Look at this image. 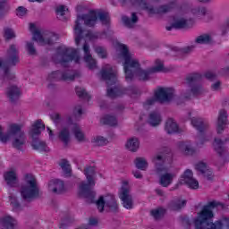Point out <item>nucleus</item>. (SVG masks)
<instances>
[{
  "instance_id": "obj_29",
  "label": "nucleus",
  "mask_w": 229,
  "mask_h": 229,
  "mask_svg": "<svg viewBox=\"0 0 229 229\" xmlns=\"http://www.w3.org/2000/svg\"><path fill=\"white\" fill-rule=\"evenodd\" d=\"M32 147L38 151H49V147L44 141H34Z\"/></svg>"
},
{
  "instance_id": "obj_36",
  "label": "nucleus",
  "mask_w": 229,
  "mask_h": 229,
  "mask_svg": "<svg viewBox=\"0 0 229 229\" xmlns=\"http://www.w3.org/2000/svg\"><path fill=\"white\" fill-rule=\"evenodd\" d=\"M69 12V8L65 5H58L55 9L57 17H64Z\"/></svg>"
},
{
  "instance_id": "obj_34",
  "label": "nucleus",
  "mask_w": 229,
  "mask_h": 229,
  "mask_svg": "<svg viewBox=\"0 0 229 229\" xmlns=\"http://www.w3.org/2000/svg\"><path fill=\"white\" fill-rule=\"evenodd\" d=\"M4 37L6 40H12V38H15L17 35L15 34V30H13V29L5 28L4 30Z\"/></svg>"
},
{
  "instance_id": "obj_1",
  "label": "nucleus",
  "mask_w": 229,
  "mask_h": 229,
  "mask_svg": "<svg viewBox=\"0 0 229 229\" xmlns=\"http://www.w3.org/2000/svg\"><path fill=\"white\" fill-rule=\"evenodd\" d=\"M102 22V24H108L110 22V15L108 13L102 12L100 10L90 11L85 16H78L73 27V33L75 38L76 46H80L81 43L83 45V53L84 56L81 59L80 56V50L74 48H66L65 46H62L58 48V53L63 58L62 62H74L75 64H81L83 60L89 69H94L96 67V60L92 58L90 55V47L87 44L88 40H93L98 38V35L92 34V32H87L83 30V26H96L97 22Z\"/></svg>"
},
{
  "instance_id": "obj_16",
  "label": "nucleus",
  "mask_w": 229,
  "mask_h": 229,
  "mask_svg": "<svg viewBox=\"0 0 229 229\" xmlns=\"http://www.w3.org/2000/svg\"><path fill=\"white\" fill-rule=\"evenodd\" d=\"M46 129V125L44 123H42L40 120H37L34 122L29 131V135L32 138L35 139L38 137L40 133H42L43 130Z\"/></svg>"
},
{
  "instance_id": "obj_13",
  "label": "nucleus",
  "mask_w": 229,
  "mask_h": 229,
  "mask_svg": "<svg viewBox=\"0 0 229 229\" xmlns=\"http://www.w3.org/2000/svg\"><path fill=\"white\" fill-rule=\"evenodd\" d=\"M119 198L122 199L124 208H133V197L130 192V184H128V181L122 182V187L119 191Z\"/></svg>"
},
{
  "instance_id": "obj_25",
  "label": "nucleus",
  "mask_w": 229,
  "mask_h": 229,
  "mask_svg": "<svg viewBox=\"0 0 229 229\" xmlns=\"http://www.w3.org/2000/svg\"><path fill=\"white\" fill-rule=\"evenodd\" d=\"M7 96L10 98V99H17V98L21 96V89H19V88L16 86H13L8 89Z\"/></svg>"
},
{
  "instance_id": "obj_14",
  "label": "nucleus",
  "mask_w": 229,
  "mask_h": 229,
  "mask_svg": "<svg viewBox=\"0 0 229 229\" xmlns=\"http://www.w3.org/2000/svg\"><path fill=\"white\" fill-rule=\"evenodd\" d=\"M179 183L187 185L190 189H199V182L192 176L191 170H186L179 179Z\"/></svg>"
},
{
  "instance_id": "obj_18",
  "label": "nucleus",
  "mask_w": 229,
  "mask_h": 229,
  "mask_svg": "<svg viewBox=\"0 0 229 229\" xmlns=\"http://www.w3.org/2000/svg\"><path fill=\"white\" fill-rule=\"evenodd\" d=\"M15 225H17V221L10 216L0 218V229H13Z\"/></svg>"
},
{
  "instance_id": "obj_57",
  "label": "nucleus",
  "mask_w": 229,
  "mask_h": 229,
  "mask_svg": "<svg viewBox=\"0 0 229 229\" xmlns=\"http://www.w3.org/2000/svg\"><path fill=\"white\" fill-rule=\"evenodd\" d=\"M157 194H159L160 196H162V191L157 190Z\"/></svg>"
},
{
  "instance_id": "obj_15",
  "label": "nucleus",
  "mask_w": 229,
  "mask_h": 229,
  "mask_svg": "<svg viewBox=\"0 0 229 229\" xmlns=\"http://www.w3.org/2000/svg\"><path fill=\"white\" fill-rule=\"evenodd\" d=\"M47 187L48 192H52L53 194H61V192H64V182L58 179L49 181Z\"/></svg>"
},
{
  "instance_id": "obj_30",
  "label": "nucleus",
  "mask_w": 229,
  "mask_h": 229,
  "mask_svg": "<svg viewBox=\"0 0 229 229\" xmlns=\"http://www.w3.org/2000/svg\"><path fill=\"white\" fill-rule=\"evenodd\" d=\"M60 166L63 169L64 176H71V165L69 164V161L65 159L62 160Z\"/></svg>"
},
{
  "instance_id": "obj_7",
  "label": "nucleus",
  "mask_w": 229,
  "mask_h": 229,
  "mask_svg": "<svg viewBox=\"0 0 229 229\" xmlns=\"http://www.w3.org/2000/svg\"><path fill=\"white\" fill-rule=\"evenodd\" d=\"M100 74L107 83V96L109 98L121 96V90L115 87V82L117 81V70H115V67L106 64L102 68Z\"/></svg>"
},
{
  "instance_id": "obj_54",
  "label": "nucleus",
  "mask_w": 229,
  "mask_h": 229,
  "mask_svg": "<svg viewBox=\"0 0 229 229\" xmlns=\"http://www.w3.org/2000/svg\"><path fill=\"white\" fill-rule=\"evenodd\" d=\"M133 175L135 176V178H142V174L139 171L134 172Z\"/></svg>"
},
{
  "instance_id": "obj_4",
  "label": "nucleus",
  "mask_w": 229,
  "mask_h": 229,
  "mask_svg": "<svg viewBox=\"0 0 229 229\" xmlns=\"http://www.w3.org/2000/svg\"><path fill=\"white\" fill-rule=\"evenodd\" d=\"M84 174L87 178V183L81 182L79 186L78 194L81 198H86L92 203L96 197V192L92 191L96 185V168L89 166L85 169Z\"/></svg>"
},
{
  "instance_id": "obj_5",
  "label": "nucleus",
  "mask_w": 229,
  "mask_h": 229,
  "mask_svg": "<svg viewBox=\"0 0 229 229\" xmlns=\"http://www.w3.org/2000/svg\"><path fill=\"white\" fill-rule=\"evenodd\" d=\"M20 124H12L9 127L8 133L3 132V127L0 125V142H8L12 140L13 146L16 149H21L24 144H26V138L24 137V132L21 131Z\"/></svg>"
},
{
  "instance_id": "obj_52",
  "label": "nucleus",
  "mask_w": 229,
  "mask_h": 229,
  "mask_svg": "<svg viewBox=\"0 0 229 229\" xmlns=\"http://www.w3.org/2000/svg\"><path fill=\"white\" fill-rule=\"evenodd\" d=\"M184 206H185V200H179L175 209L178 210V208H182V207H184Z\"/></svg>"
},
{
  "instance_id": "obj_46",
  "label": "nucleus",
  "mask_w": 229,
  "mask_h": 229,
  "mask_svg": "<svg viewBox=\"0 0 229 229\" xmlns=\"http://www.w3.org/2000/svg\"><path fill=\"white\" fill-rule=\"evenodd\" d=\"M75 76L73 72H68L63 75V80H74Z\"/></svg>"
},
{
  "instance_id": "obj_32",
  "label": "nucleus",
  "mask_w": 229,
  "mask_h": 229,
  "mask_svg": "<svg viewBox=\"0 0 229 229\" xmlns=\"http://www.w3.org/2000/svg\"><path fill=\"white\" fill-rule=\"evenodd\" d=\"M59 139L64 142V144H67L69 140H71V135L69 134V130L63 129L59 133Z\"/></svg>"
},
{
  "instance_id": "obj_45",
  "label": "nucleus",
  "mask_w": 229,
  "mask_h": 229,
  "mask_svg": "<svg viewBox=\"0 0 229 229\" xmlns=\"http://www.w3.org/2000/svg\"><path fill=\"white\" fill-rule=\"evenodd\" d=\"M10 201L13 210H19V202L17 201V198L10 197Z\"/></svg>"
},
{
  "instance_id": "obj_6",
  "label": "nucleus",
  "mask_w": 229,
  "mask_h": 229,
  "mask_svg": "<svg viewBox=\"0 0 229 229\" xmlns=\"http://www.w3.org/2000/svg\"><path fill=\"white\" fill-rule=\"evenodd\" d=\"M173 99H174L177 105H182L180 98H174V89L173 88H159L156 90L152 98L144 102L143 108H145V110L151 108L156 101L167 103V101H173Z\"/></svg>"
},
{
  "instance_id": "obj_44",
  "label": "nucleus",
  "mask_w": 229,
  "mask_h": 229,
  "mask_svg": "<svg viewBox=\"0 0 229 229\" xmlns=\"http://www.w3.org/2000/svg\"><path fill=\"white\" fill-rule=\"evenodd\" d=\"M26 49L30 55H35L36 50L33 42H27Z\"/></svg>"
},
{
  "instance_id": "obj_19",
  "label": "nucleus",
  "mask_w": 229,
  "mask_h": 229,
  "mask_svg": "<svg viewBox=\"0 0 229 229\" xmlns=\"http://www.w3.org/2000/svg\"><path fill=\"white\" fill-rule=\"evenodd\" d=\"M4 178L9 187H15L17 185V172L15 170H10L4 173Z\"/></svg>"
},
{
  "instance_id": "obj_43",
  "label": "nucleus",
  "mask_w": 229,
  "mask_h": 229,
  "mask_svg": "<svg viewBox=\"0 0 229 229\" xmlns=\"http://www.w3.org/2000/svg\"><path fill=\"white\" fill-rule=\"evenodd\" d=\"M76 93L79 98H88L89 97V93H87V91H85V89L83 88H76Z\"/></svg>"
},
{
  "instance_id": "obj_50",
  "label": "nucleus",
  "mask_w": 229,
  "mask_h": 229,
  "mask_svg": "<svg viewBox=\"0 0 229 229\" xmlns=\"http://www.w3.org/2000/svg\"><path fill=\"white\" fill-rule=\"evenodd\" d=\"M51 119H53V121H55V123H58V120L60 119V114H51Z\"/></svg>"
},
{
  "instance_id": "obj_20",
  "label": "nucleus",
  "mask_w": 229,
  "mask_h": 229,
  "mask_svg": "<svg viewBox=\"0 0 229 229\" xmlns=\"http://www.w3.org/2000/svg\"><path fill=\"white\" fill-rule=\"evenodd\" d=\"M148 123L150 126H158L162 123V115L158 111H153L148 115Z\"/></svg>"
},
{
  "instance_id": "obj_37",
  "label": "nucleus",
  "mask_w": 229,
  "mask_h": 229,
  "mask_svg": "<svg viewBox=\"0 0 229 229\" xmlns=\"http://www.w3.org/2000/svg\"><path fill=\"white\" fill-rule=\"evenodd\" d=\"M188 21L183 18H180L174 21V28H187Z\"/></svg>"
},
{
  "instance_id": "obj_12",
  "label": "nucleus",
  "mask_w": 229,
  "mask_h": 229,
  "mask_svg": "<svg viewBox=\"0 0 229 229\" xmlns=\"http://www.w3.org/2000/svg\"><path fill=\"white\" fill-rule=\"evenodd\" d=\"M97 208L99 212H103L105 208H109L110 210H117L118 205L115 200V197L113 194L106 193L101 195L98 199L96 201Z\"/></svg>"
},
{
  "instance_id": "obj_21",
  "label": "nucleus",
  "mask_w": 229,
  "mask_h": 229,
  "mask_svg": "<svg viewBox=\"0 0 229 229\" xmlns=\"http://www.w3.org/2000/svg\"><path fill=\"white\" fill-rule=\"evenodd\" d=\"M140 146V141H139V138H135V137L130 138L129 140H127L125 143V148L129 149V151H132V152L137 151Z\"/></svg>"
},
{
  "instance_id": "obj_28",
  "label": "nucleus",
  "mask_w": 229,
  "mask_h": 229,
  "mask_svg": "<svg viewBox=\"0 0 229 229\" xmlns=\"http://www.w3.org/2000/svg\"><path fill=\"white\" fill-rule=\"evenodd\" d=\"M101 123L109 126H115L117 124V119L114 115H106L102 118Z\"/></svg>"
},
{
  "instance_id": "obj_3",
  "label": "nucleus",
  "mask_w": 229,
  "mask_h": 229,
  "mask_svg": "<svg viewBox=\"0 0 229 229\" xmlns=\"http://www.w3.org/2000/svg\"><path fill=\"white\" fill-rule=\"evenodd\" d=\"M217 207V202H209L203 208L201 212L198 213L193 220L195 229H225L229 228V218H222L215 224H209L210 219L214 217V208Z\"/></svg>"
},
{
  "instance_id": "obj_59",
  "label": "nucleus",
  "mask_w": 229,
  "mask_h": 229,
  "mask_svg": "<svg viewBox=\"0 0 229 229\" xmlns=\"http://www.w3.org/2000/svg\"><path fill=\"white\" fill-rule=\"evenodd\" d=\"M78 114H81V108L78 109Z\"/></svg>"
},
{
  "instance_id": "obj_42",
  "label": "nucleus",
  "mask_w": 229,
  "mask_h": 229,
  "mask_svg": "<svg viewBox=\"0 0 229 229\" xmlns=\"http://www.w3.org/2000/svg\"><path fill=\"white\" fill-rule=\"evenodd\" d=\"M95 51L100 58H106V50H105V48L101 47H97L95 48Z\"/></svg>"
},
{
  "instance_id": "obj_53",
  "label": "nucleus",
  "mask_w": 229,
  "mask_h": 229,
  "mask_svg": "<svg viewBox=\"0 0 229 229\" xmlns=\"http://www.w3.org/2000/svg\"><path fill=\"white\" fill-rule=\"evenodd\" d=\"M191 92H192V94H199V88H198V87L191 88Z\"/></svg>"
},
{
  "instance_id": "obj_39",
  "label": "nucleus",
  "mask_w": 229,
  "mask_h": 229,
  "mask_svg": "<svg viewBox=\"0 0 229 229\" xmlns=\"http://www.w3.org/2000/svg\"><path fill=\"white\" fill-rule=\"evenodd\" d=\"M73 133L77 140H83V139H85L83 132H81V130H80V127H78L77 125H74L73 127Z\"/></svg>"
},
{
  "instance_id": "obj_47",
  "label": "nucleus",
  "mask_w": 229,
  "mask_h": 229,
  "mask_svg": "<svg viewBox=\"0 0 229 229\" xmlns=\"http://www.w3.org/2000/svg\"><path fill=\"white\" fill-rule=\"evenodd\" d=\"M88 225L89 226H96V225H98V218H89Z\"/></svg>"
},
{
  "instance_id": "obj_41",
  "label": "nucleus",
  "mask_w": 229,
  "mask_h": 229,
  "mask_svg": "<svg viewBox=\"0 0 229 229\" xmlns=\"http://www.w3.org/2000/svg\"><path fill=\"white\" fill-rule=\"evenodd\" d=\"M26 13H28V10L23 6H20L16 9V15L17 17H20V19H21V17H24Z\"/></svg>"
},
{
  "instance_id": "obj_17",
  "label": "nucleus",
  "mask_w": 229,
  "mask_h": 229,
  "mask_svg": "<svg viewBox=\"0 0 229 229\" xmlns=\"http://www.w3.org/2000/svg\"><path fill=\"white\" fill-rule=\"evenodd\" d=\"M226 124H228V114H226L225 110H220L216 122L217 133H223L225 128H226Z\"/></svg>"
},
{
  "instance_id": "obj_8",
  "label": "nucleus",
  "mask_w": 229,
  "mask_h": 229,
  "mask_svg": "<svg viewBox=\"0 0 229 229\" xmlns=\"http://www.w3.org/2000/svg\"><path fill=\"white\" fill-rule=\"evenodd\" d=\"M152 162L156 165L157 174H160L159 183L163 187H169L174 179V174L171 173V168L164 165V157L158 154L152 157Z\"/></svg>"
},
{
  "instance_id": "obj_22",
  "label": "nucleus",
  "mask_w": 229,
  "mask_h": 229,
  "mask_svg": "<svg viewBox=\"0 0 229 229\" xmlns=\"http://www.w3.org/2000/svg\"><path fill=\"white\" fill-rule=\"evenodd\" d=\"M195 169L197 171H199V173H202V174H205V176H207L208 180L212 179V171L208 170L207 164H205L204 162H199L196 165Z\"/></svg>"
},
{
  "instance_id": "obj_38",
  "label": "nucleus",
  "mask_w": 229,
  "mask_h": 229,
  "mask_svg": "<svg viewBox=\"0 0 229 229\" xmlns=\"http://www.w3.org/2000/svg\"><path fill=\"white\" fill-rule=\"evenodd\" d=\"M151 214L155 219H160L162 216L165 214V209L159 208L151 211Z\"/></svg>"
},
{
  "instance_id": "obj_56",
  "label": "nucleus",
  "mask_w": 229,
  "mask_h": 229,
  "mask_svg": "<svg viewBox=\"0 0 229 229\" xmlns=\"http://www.w3.org/2000/svg\"><path fill=\"white\" fill-rule=\"evenodd\" d=\"M30 1L31 3H35V1H37V3H42L43 0H29Z\"/></svg>"
},
{
  "instance_id": "obj_24",
  "label": "nucleus",
  "mask_w": 229,
  "mask_h": 229,
  "mask_svg": "<svg viewBox=\"0 0 229 229\" xmlns=\"http://www.w3.org/2000/svg\"><path fill=\"white\" fill-rule=\"evenodd\" d=\"M191 124L198 131H203L207 128V123L201 118H191Z\"/></svg>"
},
{
  "instance_id": "obj_48",
  "label": "nucleus",
  "mask_w": 229,
  "mask_h": 229,
  "mask_svg": "<svg viewBox=\"0 0 229 229\" xmlns=\"http://www.w3.org/2000/svg\"><path fill=\"white\" fill-rule=\"evenodd\" d=\"M206 78H207L208 80H214V78H216V75H215L214 72H208L206 73Z\"/></svg>"
},
{
  "instance_id": "obj_58",
  "label": "nucleus",
  "mask_w": 229,
  "mask_h": 229,
  "mask_svg": "<svg viewBox=\"0 0 229 229\" xmlns=\"http://www.w3.org/2000/svg\"><path fill=\"white\" fill-rule=\"evenodd\" d=\"M200 3H207L208 0H199Z\"/></svg>"
},
{
  "instance_id": "obj_31",
  "label": "nucleus",
  "mask_w": 229,
  "mask_h": 229,
  "mask_svg": "<svg viewBox=\"0 0 229 229\" xmlns=\"http://www.w3.org/2000/svg\"><path fill=\"white\" fill-rule=\"evenodd\" d=\"M224 147H225V141L219 139H215V141L213 143V148L216 153H219V155H221L223 153Z\"/></svg>"
},
{
  "instance_id": "obj_40",
  "label": "nucleus",
  "mask_w": 229,
  "mask_h": 229,
  "mask_svg": "<svg viewBox=\"0 0 229 229\" xmlns=\"http://www.w3.org/2000/svg\"><path fill=\"white\" fill-rule=\"evenodd\" d=\"M182 148L186 155H192V153H194V148L191 143H184Z\"/></svg>"
},
{
  "instance_id": "obj_27",
  "label": "nucleus",
  "mask_w": 229,
  "mask_h": 229,
  "mask_svg": "<svg viewBox=\"0 0 229 229\" xmlns=\"http://www.w3.org/2000/svg\"><path fill=\"white\" fill-rule=\"evenodd\" d=\"M122 21L125 24V26H127L128 28H133L135 22H137V21H138V18L135 13H132L131 20H130V18L123 16L122 18Z\"/></svg>"
},
{
  "instance_id": "obj_9",
  "label": "nucleus",
  "mask_w": 229,
  "mask_h": 229,
  "mask_svg": "<svg viewBox=\"0 0 229 229\" xmlns=\"http://www.w3.org/2000/svg\"><path fill=\"white\" fill-rule=\"evenodd\" d=\"M17 64H19L17 47L13 45L9 48L8 55L0 58V78H10V67Z\"/></svg>"
},
{
  "instance_id": "obj_10",
  "label": "nucleus",
  "mask_w": 229,
  "mask_h": 229,
  "mask_svg": "<svg viewBox=\"0 0 229 229\" xmlns=\"http://www.w3.org/2000/svg\"><path fill=\"white\" fill-rule=\"evenodd\" d=\"M21 196L26 201L33 199L35 196H38V187L37 186V180L31 174L25 175L24 184L20 190Z\"/></svg>"
},
{
  "instance_id": "obj_33",
  "label": "nucleus",
  "mask_w": 229,
  "mask_h": 229,
  "mask_svg": "<svg viewBox=\"0 0 229 229\" xmlns=\"http://www.w3.org/2000/svg\"><path fill=\"white\" fill-rule=\"evenodd\" d=\"M212 40V38H210V35L208 34H203L201 36H199L195 42L196 44H208Z\"/></svg>"
},
{
  "instance_id": "obj_11",
  "label": "nucleus",
  "mask_w": 229,
  "mask_h": 229,
  "mask_svg": "<svg viewBox=\"0 0 229 229\" xmlns=\"http://www.w3.org/2000/svg\"><path fill=\"white\" fill-rule=\"evenodd\" d=\"M30 30L33 35V40H35L38 46H51L53 42L58 40V36L55 33L45 34L40 32V29L35 23L30 24Z\"/></svg>"
},
{
  "instance_id": "obj_51",
  "label": "nucleus",
  "mask_w": 229,
  "mask_h": 229,
  "mask_svg": "<svg viewBox=\"0 0 229 229\" xmlns=\"http://www.w3.org/2000/svg\"><path fill=\"white\" fill-rule=\"evenodd\" d=\"M47 130L48 131L50 140H55V134H53V131H51L49 127H47Z\"/></svg>"
},
{
  "instance_id": "obj_35",
  "label": "nucleus",
  "mask_w": 229,
  "mask_h": 229,
  "mask_svg": "<svg viewBox=\"0 0 229 229\" xmlns=\"http://www.w3.org/2000/svg\"><path fill=\"white\" fill-rule=\"evenodd\" d=\"M94 146H105L108 142V140L102 136H96L91 140Z\"/></svg>"
},
{
  "instance_id": "obj_55",
  "label": "nucleus",
  "mask_w": 229,
  "mask_h": 229,
  "mask_svg": "<svg viewBox=\"0 0 229 229\" xmlns=\"http://www.w3.org/2000/svg\"><path fill=\"white\" fill-rule=\"evenodd\" d=\"M4 8H5L4 3H0V13L4 12Z\"/></svg>"
},
{
  "instance_id": "obj_2",
  "label": "nucleus",
  "mask_w": 229,
  "mask_h": 229,
  "mask_svg": "<svg viewBox=\"0 0 229 229\" xmlns=\"http://www.w3.org/2000/svg\"><path fill=\"white\" fill-rule=\"evenodd\" d=\"M118 58L123 61V69L125 72V80L130 81L133 78H138V80H148L149 76L155 72H161L164 71V63L160 59H157L154 65L149 70L140 69L139 61L135 56L130 53L128 47L126 45L116 42L114 44Z\"/></svg>"
},
{
  "instance_id": "obj_26",
  "label": "nucleus",
  "mask_w": 229,
  "mask_h": 229,
  "mask_svg": "<svg viewBox=\"0 0 229 229\" xmlns=\"http://www.w3.org/2000/svg\"><path fill=\"white\" fill-rule=\"evenodd\" d=\"M134 163L136 167L141 171H146V169H148V160L144 157H137Z\"/></svg>"
},
{
  "instance_id": "obj_49",
  "label": "nucleus",
  "mask_w": 229,
  "mask_h": 229,
  "mask_svg": "<svg viewBox=\"0 0 229 229\" xmlns=\"http://www.w3.org/2000/svg\"><path fill=\"white\" fill-rule=\"evenodd\" d=\"M213 90H219L221 89V82L216 81L213 86H212Z\"/></svg>"
},
{
  "instance_id": "obj_23",
  "label": "nucleus",
  "mask_w": 229,
  "mask_h": 229,
  "mask_svg": "<svg viewBox=\"0 0 229 229\" xmlns=\"http://www.w3.org/2000/svg\"><path fill=\"white\" fill-rule=\"evenodd\" d=\"M165 130L168 133H176L178 132V124L173 118H169L165 123Z\"/></svg>"
},
{
  "instance_id": "obj_60",
  "label": "nucleus",
  "mask_w": 229,
  "mask_h": 229,
  "mask_svg": "<svg viewBox=\"0 0 229 229\" xmlns=\"http://www.w3.org/2000/svg\"><path fill=\"white\" fill-rule=\"evenodd\" d=\"M194 83V80H191V81H190V84L192 85Z\"/></svg>"
}]
</instances>
